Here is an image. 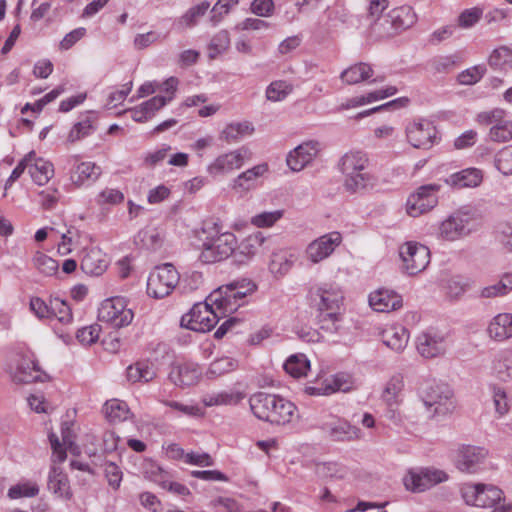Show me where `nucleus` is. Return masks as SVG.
<instances>
[{
	"mask_svg": "<svg viewBox=\"0 0 512 512\" xmlns=\"http://www.w3.org/2000/svg\"><path fill=\"white\" fill-rule=\"evenodd\" d=\"M369 158L362 151H349L339 160L338 167L343 179V188L349 194L363 193L372 189L376 184V177L367 168Z\"/></svg>",
	"mask_w": 512,
	"mask_h": 512,
	"instance_id": "f257e3e1",
	"label": "nucleus"
},
{
	"mask_svg": "<svg viewBox=\"0 0 512 512\" xmlns=\"http://www.w3.org/2000/svg\"><path fill=\"white\" fill-rule=\"evenodd\" d=\"M249 405L258 419L274 425L290 423L296 412V406L289 400L265 392L251 395Z\"/></svg>",
	"mask_w": 512,
	"mask_h": 512,
	"instance_id": "f03ea898",
	"label": "nucleus"
},
{
	"mask_svg": "<svg viewBox=\"0 0 512 512\" xmlns=\"http://www.w3.org/2000/svg\"><path fill=\"white\" fill-rule=\"evenodd\" d=\"M256 286L249 280H235L214 290L208 300L221 313H232L240 306L239 301L255 291Z\"/></svg>",
	"mask_w": 512,
	"mask_h": 512,
	"instance_id": "7ed1b4c3",
	"label": "nucleus"
},
{
	"mask_svg": "<svg viewBox=\"0 0 512 512\" xmlns=\"http://www.w3.org/2000/svg\"><path fill=\"white\" fill-rule=\"evenodd\" d=\"M475 213L467 208H462L445 220L438 229V237L445 241H457L469 236L474 231Z\"/></svg>",
	"mask_w": 512,
	"mask_h": 512,
	"instance_id": "20e7f679",
	"label": "nucleus"
},
{
	"mask_svg": "<svg viewBox=\"0 0 512 512\" xmlns=\"http://www.w3.org/2000/svg\"><path fill=\"white\" fill-rule=\"evenodd\" d=\"M416 19L412 7L403 5L392 9L384 17L378 18L374 24V31L382 36L390 37L413 26Z\"/></svg>",
	"mask_w": 512,
	"mask_h": 512,
	"instance_id": "39448f33",
	"label": "nucleus"
},
{
	"mask_svg": "<svg viewBox=\"0 0 512 512\" xmlns=\"http://www.w3.org/2000/svg\"><path fill=\"white\" fill-rule=\"evenodd\" d=\"M236 246L237 239L233 233H221L203 243L199 260L210 264L225 260L231 255L235 257Z\"/></svg>",
	"mask_w": 512,
	"mask_h": 512,
	"instance_id": "423d86ee",
	"label": "nucleus"
},
{
	"mask_svg": "<svg viewBox=\"0 0 512 512\" xmlns=\"http://www.w3.org/2000/svg\"><path fill=\"white\" fill-rule=\"evenodd\" d=\"M446 480L448 475L445 471L434 467H420L408 470L403 484L408 491L421 493Z\"/></svg>",
	"mask_w": 512,
	"mask_h": 512,
	"instance_id": "0eeeda50",
	"label": "nucleus"
},
{
	"mask_svg": "<svg viewBox=\"0 0 512 512\" xmlns=\"http://www.w3.org/2000/svg\"><path fill=\"white\" fill-rule=\"evenodd\" d=\"M199 302L181 318V326L196 332H208L218 323L219 315L213 309L211 302Z\"/></svg>",
	"mask_w": 512,
	"mask_h": 512,
	"instance_id": "6e6552de",
	"label": "nucleus"
},
{
	"mask_svg": "<svg viewBox=\"0 0 512 512\" xmlns=\"http://www.w3.org/2000/svg\"><path fill=\"white\" fill-rule=\"evenodd\" d=\"M461 495L468 505L493 508L503 500V492L494 485L465 483L461 487Z\"/></svg>",
	"mask_w": 512,
	"mask_h": 512,
	"instance_id": "1a4fd4ad",
	"label": "nucleus"
},
{
	"mask_svg": "<svg viewBox=\"0 0 512 512\" xmlns=\"http://www.w3.org/2000/svg\"><path fill=\"white\" fill-rule=\"evenodd\" d=\"M179 279V273L172 264L159 266L148 278L147 293L156 299L164 298L174 290Z\"/></svg>",
	"mask_w": 512,
	"mask_h": 512,
	"instance_id": "9d476101",
	"label": "nucleus"
},
{
	"mask_svg": "<svg viewBox=\"0 0 512 512\" xmlns=\"http://www.w3.org/2000/svg\"><path fill=\"white\" fill-rule=\"evenodd\" d=\"M421 395L425 406L434 408V414L446 415L455 408L453 391L446 384L428 383Z\"/></svg>",
	"mask_w": 512,
	"mask_h": 512,
	"instance_id": "9b49d317",
	"label": "nucleus"
},
{
	"mask_svg": "<svg viewBox=\"0 0 512 512\" xmlns=\"http://www.w3.org/2000/svg\"><path fill=\"white\" fill-rule=\"evenodd\" d=\"M308 297L313 307L320 312H338L343 301V293L338 285L334 283H323L312 286Z\"/></svg>",
	"mask_w": 512,
	"mask_h": 512,
	"instance_id": "f8f14e48",
	"label": "nucleus"
},
{
	"mask_svg": "<svg viewBox=\"0 0 512 512\" xmlns=\"http://www.w3.org/2000/svg\"><path fill=\"white\" fill-rule=\"evenodd\" d=\"M133 312L126 308V301L122 297H112L102 302L98 310V319L113 328H122L131 323Z\"/></svg>",
	"mask_w": 512,
	"mask_h": 512,
	"instance_id": "ddd939ff",
	"label": "nucleus"
},
{
	"mask_svg": "<svg viewBox=\"0 0 512 512\" xmlns=\"http://www.w3.org/2000/svg\"><path fill=\"white\" fill-rule=\"evenodd\" d=\"M439 184H426L420 186L409 195L406 202V212L411 217H419L431 211L438 204Z\"/></svg>",
	"mask_w": 512,
	"mask_h": 512,
	"instance_id": "4468645a",
	"label": "nucleus"
},
{
	"mask_svg": "<svg viewBox=\"0 0 512 512\" xmlns=\"http://www.w3.org/2000/svg\"><path fill=\"white\" fill-rule=\"evenodd\" d=\"M399 255L403 269L409 275H416L426 269L430 263V250L417 242H406L400 247Z\"/></svg>",
	"mask_w": 512,
	"mask_h": 512,
	"instance_id": "2eb2a0df",
	"label": "nucleus"
},
{
	"mask_svg": "<svg viewBox=\"0 0 512 512\" xmlns=\"http://www.w3.org/2000/svg\"><path fill=\"white\" fill-rule=\"evenodd\" d=\"M487 455L483 447L461 445L456 450L455 465L461 472L473 474L482 468Z\"/></svg>",
	"mask_w": 512,
	"mask_h": 512,
	"instance_id": "dca6fc26",
	"label": "nucleus"
},
{
	"mask_svg": "<svg viewBox=\"0 0 512 512\" xmlns=\"http://www.w3.org/2000/svg\"><path fill=\"white\" fill-rule=\"evenodd\" d=\"M272 244V239L265 238L261 232L248 235L236 246L235 261L246 263L255 255L270 250Z\"/></svg>",
	"mask_w": 512,
	"mask_h": 512,
	"instance_id": "f3484780",
	"label": "nucleus"
},
{
	"mask_svg": "<svg viewBox=\"0 0 512 512\" xmlns=\"http://www.w3.org/2000/svg\"><path fill=\"white\" fill-rule=\"evenodd\" d=\"M406 136L413 147L427 149L434 144L437 129L431 121L422 119L407 126Z\"/></svg>",
	"mask_w": 512,
	"mask_h": 512,
	"instance_id": "a211bd4d",
	"label": "nucleus"
},
{
	"mask_svg": "<svg viewBox=\"0 0 512 512\" xmlns=\"http://www.w3.org/2000/svg\"><path fill=\"white\" fill-rule=\"evenodd\" d=\"M341 242L342 235L337 231L322 235L308 245L307 256L313 263H318L329 257Z\"/></svg>",
	"mask_w": 512,
	"mask_h": 512,
	"instance_id": "6ab92c4d",
	"label": "nucleus"
},
{
	"mask_svg": "<svg viewBox=\"0 0 512 512\" xmlns=\"http://www.w3.org/2000/svg\"><path fill=\"white\" fill-rule=\"evenodd\" d=\"M416 349L426 359L442 356L446 351L445 337L434 330L424 331L417 336Z\"/></svg>",
	"mask_w": 512,
	"mask_h": 512,
	"instance_id": "aec40b11",
	"label": "nucleus"
},
{
	"mask_svg": "<svg viewBox=\"0 0 512 512\" xmlns=\"http://www.w3.org/2000/svg\"><path fill=\"white\" fill-rule=\"evenodd\" d=\"M319 150L318 141L304 142L289 152L286 163L293 172H299L314 160Z\"/></svg>",
	"mask_w": 512,
	"mask_h": 512,
	"instance_id": "412c9836",
	"label": "nucleus"
},
{
	"mask_svg": "<svg viewBox=\"0 0 512 512\" xmlns=\"http://www.w3.org/2000/svg\"><path fill=\"white\" fill-rule=\"evenodd\" d=\"M248 150L244 147L218 156L207 168L210 175L229 173L242 167Z\"/></svg>",
	"mask_w": 512,
	"mask_h": 512,
	"instance_id": "4be33fe9",
	"label": "nucleus"
},
{
	"mask_svg": "<svg viewBox=\"0 0 512 512\" xmlns=\"http://www.w3.org/2000/svg\"><path fill=\"white\" fill-rule=\"evenodd\" d=\"M49 376L41 370L38 363L30 358L23 357L16 369L14 374V381L17 383H33V382H44Z\"/></svg>",
	"mask_w": 512,
	"mask_h": 512,
	"instance_id": "5701e85b",
	"label": "nucleus"
},
{
	"mask_svg": "<svg viewBox=\"0 0 512 512\" xmlns=\"http://www.w3.org/2000/svg\"><path fill=\"white\" fill-rule=\"evenodd\" d=\"M369 305L378 312H389L402 306V298L394 291L379 289L369 295Z\"/></svg>",
	"mask_w": 512,
	"mask_h": 512,
	"instance_id": "b1692460",
	"label": "nucleus"
},
{
	"mask_svg": "<svg viewBox=\"0 0 512 512\" xmlns=\"http://www.w3.org/2000/svg\"><path fill=\"white\" fill-rule=\"evenodd\" d=\"M47 487L51 493L63 500H70L73 496L68 476L59 466H51Z\"/></svg>",
	"mask_w": 512,
	"mask_h": 512,
	"instance_id": "393cba45",
	"label": "nucleus"
},
{
	"mask_svg": "<svg viewBox=\"0 0 512 512\" xmlns=\"http://www.w3.org/2000/svg\"><path fill=\"white\" fill-rule=\"evenodd\" d=\"M201 377V370L197 364L182 363L172 367L169 378L178 386H192L196 384Z\"/></svg>",
	"mask_w": 512,
	"mask_h": 512,
	"instance_id": "a878e982",
	"label": "nucleus"
},
{
	"mask_svg": "<svg viewBox=\"0 0 512 512\" xmlns=\"http://www.w3.org/2000/svg\"><path fill=\"white\" fill-rule=\"evenodd\" d=\"M109 265L107 256L97 248L88 250L81 260L82 271L91 276L102 275Z\"/></svg>",
	"mask_w": 512,
	"mask_h": 512,
	"instance_id": "bb28decb",
	"label": "nucleus"
},
{
	"mask_svg": "<svg viewBox=\"0 0 512 512\" xmlns=\"http://www.w3.org/2000/svg\"><path fill=\"white\" fill-rule=\"evenodd\" d=\"M323 430L334 441H353L361 437V430L344 420L326 423L323 425Z\"/></svg>",
	"mask_w": 512,
	"mask_h": 512,
	"instance_id": "cd10ccee",
	"label": "nucleus"
},
{
	"mask_svg": "<svg viewBox=\"0 0 512 512\" xmlns=\"http://www.w3.org/2000/svg\"><path fill=\"white\" fill-rule=\"evenodd\" d=\"M489 337L495 341H504L512 337V314L499 313L487 327Z\"/></svg>",
	"mask_w": 512,
	"mask_h": 512,
	"instance_id": "c85d7f7f",
	"label": "nucleus"
},
{
	"mask_svg": "<svg viewBox=\"0 0 512 512\" xmlns=\"http://www.w3.org/2000/svg\"><path fill=\"white\" fill-rule=\"evenodd\" d=\"M409 334L403 326H391L382 332L383 343L395 352H402L408 343Z\"/></svg>",
	"mask_w": 512,
	"mask_h": 512,
	"instance_id": "c756f323",
	"label": "nucleus"
},
{
	"mask_svg": "<svg viewBox=\"0 0 512 512\" xmlns=\"http://www.w3.org/2000/svg\"><path fill=\"white\" fill-rule=\"evenodd\" d=\"M483 179L482 171L476 168H467L450 175L446 180L448 184L457 188L476 187Z\"/></svg>",
	"mask_w": 512,
	"mask_h": 512,
	"instance_id": "7c9ffc66",
	"label": "nucleus"
},
{
	"mask_svg": "<svg viewBox=\"0 0 512 512\" xmlns=\"http://www.w3.org/2000/svg\"><path fill=\"white\" fill-rule=\"evenodd\" d=\"M28 166L31 178L40 186L47 184L54 175L53 164L43 158L35 156Z\"/></svg>",
	"mask_w": 512,
	"mask_h": 512,
	"instance_id": "2f4dec72",
	"label": "nucleus"
},
{
	"mask_svg": "<svg viewBox=\"0 0 512 512\" xmlns=\"http://www.w3.org/2000/svg\"><path fill=\"white\" fill-rule=\"evenodd\" d=\"M254 132L252 123L248 121L233 122L225 126L220 133V139L227 143L237 142L245 135H251Z\"/></svg>",
	"mask_w": 512,
	"mask_h": 512,
	"instance_id": "473e14b6",
	"label": "nucleus"
},
{
	"mask_svg": "<svg viewBox=\"0 0 512 512\" xmlns=\"http://www.w3.org/2000/svg\"><path fill=\"white\" fill-rule=\"evenodd\" d=\"M373 70L369 64L357 63L345 69L340 78L347 84L353 85L372 77Z\"/></svg>",
	"mask_w": 512,
	"mask_h": 512,
	"instance_id": "72a5a7b5",
	"label": "nucleus"
},
{
	"mask_svg": "<svg viewBox=\"0 0 512 512\" xmlns=\"http://www.w3.org/2000/svg\"><path fill=\"white\" fill-rule=\"evenodd\" d=\"M488 65L493 70L507 71L512 69V49L507 46L495 48L488 56Z\"/></svg>",
	"mask_w": 512,
	"mask_h": 512,
	"instance_id": "f704fd0d",
	"label": "nucleus"
},
{
	"mask_svg": "<svg viewBox=\"0 0 512 512\" xmlns=\"http://www.w3.org/2000/svg\"><path fill=\"white\" fill-rule=\"evenodd\" d=\"M267 169V164H259L251 169L246 170L234 180L233 188L242 191L250 190L254 187L256 179L259 176H262L267 171Z\"/></svg>",
	"mask_w": 512,
	"mask_h": 512,
	"instance_id": "c9c22d12",
	"label": "nucleus"
},
{
	"mask_svg": "<svg viewBox=\"0 0 512 512\" xmlns=\"http://www.w3.org/2000/svg\"><path fill=\"white\" fill-rule=\"evenodd\" d=\"M101 168L93 162H82L78 164L71 175L73 183L83 184L85 181H96L101 175Z\"/></svg>",
	"mask_w": 512,
	"mask_h": 512,
	"instance_id": "e433bc0d",
	"label": "nucleus"
},
{
	"mask_svg": "<svg viewBox=\"0 0 512 512\" xmlns=\"http://www.w3.org/2000/svg\"><path fill=\"white\" fill-rule=\"evenodd\" d=\"M104 413L110 422L125 421L130 417V409L128 405L121 400L111 399L104 404Z\"/></svg>",
	"mask_w": 512,
	"mask_h": 512,
	"instance_id": "4c0bfd02",
	"label": "nucleus"
},
{
	"mask_svg": "<svg viewBox=\"0 0 512 512\" xmlns=\"http://www.w3.org/2000/svg\"><path fill=\"white\" fill-rule=\"evenodd\" d=\"M512 291V273H505L498 282L484 287L480 296L483 298H495L507 295Z\"/></svg>",
	"mask_w": 512,
	"mask_h": 512,
	"instance_id": "58836bf2",
	"label": "nucleus"
},
{
	"mask_svg": "<svg viewBox=\"0 0 512 512\" xmlns=\"http://www.w3.org/2000/svg\"><path fill=\"white\" fill-rule=\"evenodd\" d=\"M156 376L153 367L146 362H137L127 368V379L130 382H143L148 383Z\"/></svg>",
	"mask_w": 512,
	"mask_h": 512,
	"instance_id": "ea45409f",
	"label": "nucleus"
},
{
	"mask_svg": "<svg viewBox=\"0 0 512 512\" xmlns=\"http://www.w3.org/2000/svg\"><path fill=\"white\" fill-rule=\"evenodd\" d=\"M310 361L304 354L291 355L284 363L285 371L294 378L306 376Z\"/></svg>",
	"mask_w": 512,
	"mask_h": 512,
	"instance_id": "a19ab883",
	"label": "nucleus"
},
{
	"mask_svg": "<svg viewBox=\"0 0 512 512\" xmlns=\"http://www.w3.org/2000/svg\"><path fill=\"white\" fill-rule=\"evenodd\" d=\"M210 7V3L208 1H203L193 7H191L184 15H182L175 25L179 29H183L186 27L194 26L198 19L206 14Z\"/></svg>",
	"mask_w": 512,
	"mask_h": 512,
	"instance_id": "79ce46f5",
	"label": "nucleus"
},
{
	"mask_svg": "<svg viewBox=\"0 0 512 512\" xmlns=\"http://www.w3.org/2000/svg\"><path fill=\"white\" fill-rule=\"evenodd\" d=\"M50 318H56L62 324H68L72 321V311L66 301L59 297L49 300Z\"/></svg>",
	"mask_w": 512,
	"mask_h": 512,
	"instance_id": "37998d69",
	"label": "nucleus"
},
{
	"mask_svg": "<svg viewBox=\"0 0 512 512\" xmlns=\"http://www.w3.org/2000/svg\"><path fill=\"white\" fill-rule=\"evenodd\" d=\"M326 385V393L329 395L336 392H348L352 389V379L351 376L345 373H338L332 375L324 380Z\"/></svg>",
	"mask_w": 512,
	"mask_h": 512,
	"instance_id": "c03bdc74",
	"label": "nucleus"
},
{
	"mask_svg": "<svg viewBox=\"0 0 512 512\" xmlns=\"http://www.w3.org/2000/svg\"><path fill=\"white\" fill-rule=\"evenodd\" d=\"M404 383L400 375H395L387 382L382 394L383 400L389 405L393 406L398 403V397L402 392Z\"/></svg>",
	"mask_w": 512,
	"mask_h": 512,
	"instance_id": "a18cd8bd",
	"label": "nucleus"
},
{
	"mask_svg": "<svg viewBox=\"0 0 512 512\" xmlns=\"http://www.w3.org/2000/svg\"><path fill=\"white\" fill-rule=\"evenodd\" d=\"M94 121L95 117L93 115H85V117L77 122L71 129L68 135V141L73 143L89 135L95 129L93 126Z\"/></svg>",
	"mask_w": 512,
	"mask_h": 512,
	"instance_id": "49530a36",
	"label": "nucleus"
},
{
	"mask_svg": "<svg viewBox=\"0 0 512 512\" xmlns=\"http://www.w3.org/2000/svg\"><path fill=\"white\" fill-rule=\"evenodd\" d=\"M242 399L239 393L218 392L203 397V403L207 407L215 405L237 404Z\"/></svg>",
	"mask_w": 512,
	"mask_h": 512,
	"instance_id": "de8ad7c7",
	"label": "nucleus"
},
{
	"mask_svg": "<svg viewBox=\"0 0 512 512\" xmlns=\"http://www.w3.org/2000/svg\"><path fill=\"white\" fill-rule=\"evenodd\" d=\"M34 267L44 276H52L58 271V262L50 256L36 252L33 257Z\"/></svg>",
	"mask_w": 512,
	"mask_h": 512,
	"instance_id": "09e8293b",
	"label": "nucleus"
},
{
	"mask_svg": "<svg viewBox=\"0 0 512 512\" xmlns=\"http://www.w3.org/2000/svg\"><path fill=\"white\" fill-rule=\"evenodd\" d=\"M292 265L287 257V253L284 251L273 252L269 261V270L276 276H282L286 274Z\"/></svg>",
	"mask_w": 512,
	"mask_h": 512,
	"instance_id": "8fccbe9b",
	"label": "nucleus"
},
{
	"mask_svg": "<svg viewBox=\"0 0 512 512\" xmlns=\"http://www.w3.org/2000/svg\"><path fill=\"white\" fill-rule=\"evenodd\" d=\"M39 494V486L32 481L20 482L11 486L8 490V496L11 499L22 497H35Z\"/></svg>",
	"mask_w": 512,
	"mask_h": 512,
	"instance_id": "3c124183",
	"label": "nucleus"
},
{
	"mask_svg": "<svg viewBox=\"0 0 512 512\" xmlns=\"http://www.w3.org/2000/svg\"><path fill=\"white\" fill-rule=\"evenodd\" d=\"M471 283L468 278L453 277L446 283V294L451 299H458L471 287Z\"/></svg>",
	"mask_w": 512,
	"mask_h": 512,
	"instance_id": "603ef678",
	"label": "nucleus"
},
{
	"mask_svg": "<svg viewBox=\"0 0 512 512\" xmlns=\"http://www.w3.org/2000/svg\"><path fill=\"white\" fill-rule=\"evenodd\" d=\"M494 164L503 175L512 174V145H508L497 152Z\"/></svg>",
	"mask_w": 512,
	"mask_h": 512,
	"instance_id": "864d4df0",
	"label": "nucleus"
},
{
	"mask_svg": "<svg viewBox=\"0 0 512 512\" xmlns=\"http://www.w3.org/2000/svg\"><path fill=\"white\" fill-rule=\"evenodd\" d=\"M489 137L493 142L497 143L510 141L512 139V121L506 120L491 126Z\"/></svg>",
	"mask_w": 512,
	"mask_h": 512,
	"instance_id": "5fc2aeb1",
	"label": "nucleus"
},
{
	"mask_svg": "<svg viewBox=\"0 0 512 512\" xmlns=\"http://www.w3.org/2000/svg\"><path fill=\"white\" fill-rule=\"evenodd\" d=\"M237 361L233 358L224 356L214 360L208 369L207 374L212 377H218L225 373L233 371L237 367Z\"/></svg>",
	"mask_w": 512,
	"mask_h": 512,
	"instance_id": "6e6d98bb",
	"label": "nucleus"
},
{
	"mask_svg": "<svg viewBox=\"0 0 512 512\" xmlns=\"http://www.w3.org/2000/svg\"><path fill=\"white\" fill-rule=\"evenodd\" d=\"M482 16L483 10L479 7L465 9L459 14L457 24L460 28L469 29L476 25Z\"/></svg>",
	"mask_w": 512,
	"mask_h": 512,
	"instance_id": "4d7b16f0",
	"label": "nucleus"
},
{
	"mask_svg": "<svg viewBox=\"0 0 512 512\" xmlns=\"http://www.w3.org/2000/svg\"><path fill=\"white\" fill-rule=\"evenodd\" d=\"M230 37L226 30L219 31L209 44V57L215 58L229 47Z\"/></svg>",
	"mask_w": 512,
	"mask_h": 512,
	"instance_id": "13d9d810",
	"label": "nucleus"
},
{
	"mask_svg": "<svg viewBox=\"0 0 512 512\" xmlns=\"http://www.w3.org/2000/svg\"><path fill=\"white\" fill-rule=\"evenodd\" d=\"M291 87L284 81L272 82L266 89L268 100L277 102L284 100L291 92Z\"/></svg>",
	"mask_w": 512,
	"mask_h": 512,
	"instance_id": "bf43d9fd",
	"label": "nucleus"
},
{
	"mask_svg": "<svg viewBox=\"0 0 512 512\" xmlns=\"http://www.w3.org/2000/svg\"><path fill=\"white\" fill-rule=\"evenodd\" d=\"M154 479L163 489H167L176 495L186 496L190 494L189 489L185 485L169 480L167 473H161L158 471V476Z\"/></svg>",
	"mask_w": 512,
	"mask_h": 512,
	"instance_id": "052dcab7",
	"label": "nucleus"
},
{
	"mask_svg": "<svg viewBox=\"0 0 512 512\" xmlns=\"http://www.w3.org/2000/svg\"><path fill=\"white\" fill-rule=\"evenodd\" d=\"M238 3V0H218L211 9L210 22L217 25L224 15L228 14L230 9Z\"/></svg>",
	"mask_w": 512,
	"mask_h": 512,
	"instance_id": "680f3d73",
	"label": "nucleus"
},
{
	"mask_svg": "<svg viewBox=\"0 0 512 512\" xmlns=\"http://www.w3.org/2000/svg\"><path fill=\"white\" fill-rule=\"evenodd\" d=\"M506 111L501 108H494L490 111H483L477 115V121L483 125H494L506 121Z\"/></svg>",
	"mask_w": 512,
	"mask_h": 512,
	"instance_id": "e2e57ef3",
	"label": "nucleus"
},
{
	"mask_svg": "<svg viewBox=\"0 0 512 512\" xmlns=\"http://www.w3.org/2000/svg\"><path fill=\"white\" fill-rule=\"evenodd\" d=\"M317 317L321 329L328 332H336L338 330L337 323L340 320V314L338 312H320Z\"/></svg>",
	"mask_w": 512,
	"mask_h": 512,
	"instance_id": "0e129e2a",
	"label": "nucleus"
},
{
	"mask_svg": "<svg viewBox=\"0 0 512 512\" xmlns=\"http://www.w3.org/2000/svg\"><path fill=\"white\" fill-rule=\"evenodd\" d=\"M104 472L109 485L113 489H118L120 487L123 476L119 466L114 462H106L104 464Z\"/></svg>",
	"mask_w": 512,
	"mask_h": 512,
	"instance_id": "69168bd1",
	"label": "nucleus"
},
{
	"mask_svg": "<svg viewBox=\"0 0 512 512\" xmlns=\"http://www.w3.org/2000/svg\"><path fill=\"white\" fill-rule=\"evenodd\" d=\"M485 69L481 66H474L458 75V82L462 85H472L477 83L484 75Z\"/></svg>",
	"mask_w": 512,
	"mask_h": 512,
	"instance_id": "338daca9",
	"label": "nucleus"
},
{
	"mask_svg": "<svg viewBox=\"0 0 512 512\" xmlns=\"http://www.w3.org/2000/svg\"><path fill=\"white\" fill-rule=\"evenodd\" d=\"M283 215L281 210L262 212L252 218V223L257 227H269L277 222Z\"/></svg>",
	"mask_w": 512,
	"mask_h": 512,
	"instance_id": "774afa93",
	"label": "nucleus"
}]
</instances>
